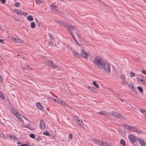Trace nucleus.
I'll use <instances>...</instances> for the list:
<instances>
[{"instance_id":"1","label":"nucleus","mask_w":146,"mask_h":146,"mask_svg":"<svg viewBox=\"0 0 146 146\" xmlns=\"http://www.w3.org/2000/svg\"><path fill=\"white\" fill-rule=\"evenodd\" d=\"M94 62L97 68L102 69H103V66L105 63L104 61L102 60L101 58L98 57L95 58Z\"/></svg>"},{"instance_id":"2","label":"nucleus","mask_w":146,"mask_h":146,"mask_svg":"<svg viewBox=\"0 0 146 146\" xmlns=\"http://www.w3.org/2000/svg\"><path fill=\"white\" fill-rule=\"evenodd\" d=\"M103 69H104V71L107 73H110L111 72L110 65L108 63L106 62L104 64Z\"/></svg>"},{"instance_id":"3","label":"nucleus","mask_w":146,"mask_h":146,"mask_svg":"<svg viewBox=\"0 0 146 146\" xmlns=\"http://www.w3.org/2000/svg\"><path fill=\"white\" fill-rule=\"evenodd\" d=\"M128 138L131 142L132 143H134L138 141L139 138L133 135H129Z\"/></svg>"},{"instance_id":"4","label":"nucleus","mask_w":146,"mask_h":146,"mask_svg":"<svg viewBox=\"0 0 146 146\" xmlns=\"http://www.w3.org/2000/svg\"><path fill=\"white\" fill-rule=\"evenodd\" d=\"M46 65L48 66L51 67L53 69H56L58 68L59 66L57 65L54 64L52 61L48 60L46 62Z\"/></svg>"},{"instance_id":"5","label":"nucleus","mask_w":146,"mask_h":146,"mask_svg":"<svg viewBox=\"0 0 146 146\" xmlns=\"http://www.w3.org/2000/svg\"><path fill=\"white\" fill-rule=\"evenodd\" d=\"M55 22L57 23L59 25H61L62 26H64L66 27H67V26L69 25L70 24L60 21H55Z\"/></svg>"},{"instance_id":"6","label":"nucleus","mask_w":146,"mask_h":146,"mask_svg":"<svg viewBox=\"0 0 146 146\" xmlns=\"http://www.w3.org/2000/svg\"><path fill=\"white\" fill-rule=\"evenodd\" d=\"M69 25L67 26V30L68 31L71 35L73 34L72 31L70 29H72L73 31L75 29V27L73 26L71 24H70Z\"/></svg>"},{"instance_id":"7","label":"nucleus","mask_w":146,"mask_h":146,"mask_svg":"<svg viewBox=\"0 0 146 146\" xmlns=\"http://www.w3.org/2000/svg\"><path fill=\"white\" fill-rule=\"evenodd\" d=\"M73 119L76 122H77L78 125L80 126H82V125L83 122L82 120H80L79 118H77L76 117H73Z\"/></svg>"},{"instance_id":"8","label":"nucleus","mask_w":146,"mask_h":146,"mask_svg":"<svg viewBox=\"0 0 146 146\" xmlns=\"http://www.w3.org/2000/svg\"><path fill=\"white\" fill-rule=\"evenodd\" d=\"M111 114L112 115L119 118H120L121 119H123V117L121 116L119 113L114 111H112L111 112Z\"/></svg>"},{"instance_id":"9","label":"nucleus","mask_w":146,"mask_h":146,"mask_svg":"<svg viewBox=\"0 0 146 146\" xmlns=\"http://www.w3.org/2000/svg\"><path fill=\"white\" fill-rule=\"evenodd\" d=\"M141 146H146V144L143 140L139 138L138 141Z\"/></svg>"},{"instance_id":"10","label":"nucleus","mask_w":146,"mask_h":146,"mask_svg":"<svg viewBox=\"0 0 146 146\" xmlns=\"http://www.w3.org/2000/svg\"><path fill=\"white\" fill-rule=\"evenodd\" d=\"M81 50L82 56L84 58H87L88 56V53L84 50Z\"/></svg>"},{"instance_id":"11","label":"nucleus","mask_w":146,"mask_h":146,"mask_svg":"<svg viewBox=\"0 0 146 146\" xmlns=\"http://www.w3.org/2000/svg\"><path fill=\"white\" fill-rule=\"evenodd\" d=\"M12 40L13 42H15L19 43H21L23 42V41L21 40L18 38H16L15 37L12 38Z\"/></svg>"},{"instance_id":"12","label":"nucleus","mask_w":146,"mask_h":146,"mask_svg":"<svg viewBox=\"0 0 146 146\" xmlns=\"http://www.w3.org/2000/svg\"><path fill=\"white\" fill-rule=\"evenodd\" d=\"M127 84L128 85L130 88L133 91H135L136 89L134 87L133 84V83L131 82H130L129 83H128V84Z\"/></svg>"},{"instance_id":"13","label":"nucleus","mask_w":146,"mask_h":146,"mask_svg":"<svg viewBox=\"0 0 146 146\" xmlns=\"http://www.w3.org/2000/svg\"><path fill=\"white\" fill-rule=\"evenodd\" d=\"M45 124L44 122L42 120L40 121V127L41 129H44L45 128Z\"/></svg>"},{"instance_id":"14","label":"nucleus","mask_w":146,"mask_h":146,"mask_svg":"<svg viewBox=\"0 0 146 146\" xmlns=\"http://www.w3.org/2000/svg\"><path fill=\"white\" fill-rule=\"evenodd\" d=\"M14 11L15 13L19 15H25V13L23 12L19 11V10L15 9L14 10Z\"/></svg>"},{"instance_id":"15","label":"nucleus","mask_w":146,"mask_h":146,"mask_svg":"<svg viewBox=\"0 0 146 146\" xmlns=\"http://www.w3.org/2000/svg\"><path fill=\"white\" fill-rule=\"evenodd\" d=\"M15 116L17 117V119H18L19 120L21 121H22V119L21 118L20 114L19 113H17L16 114V115H15Z\"/></svg>"},{"instance_id":"16","label":"nucleus","mask_w":146,"mask_h":146,"mask_svg":"<svg viewBox=\"0 0 146 146\" xmlns=\"http://www.w3.org/2000/svg\"><path fill=\"white\" fill-rule=\"evenodd\" d=\"M100 145L101 146H110V145L107 142L102 141V143Z\"/></svg>"},{"instance_id":"17","label":"nucleus","mask_w":146,"mask_h":146,"mask_svg":"<svg viewBox=\"0 0 146 146\" xmlns=\"http://www.w3.org/2000/svg\"><path fill=\"white\" fill-rule=\"evenodd\" d=\"M73 55L74 56L76 57H79V56H80V55L79 54L75 52H73Z\"/></svg>"},{"instance_id":"18","label":"nucleus","mask_w":146,"mask_h":146,"mask_svg":"<svg viewBox=\"0 0 146 146\" xmlns=\"http://www.w3.org/2000/svg\"><path fill=\"white\" fill-rule=\"evenodd\" d=\"M37 107L39 109L41 110L42 109V107L39 102H38L36 104Z\"/></svg>"},{"instance_id":"19","label":"nucleus","mask_w":146,"mask_h":146,"mask_svg":"<svg viewBox=\"0 0 146 146\" xmlns=\"http://www.w3.org/2000/svg\"><path fill=\"white\" fill-rule=\"evenodd\" d=\"M137 82H139V81L142 82V84H144L145 83V81L144 80L142 79H140L139 77H137Z\"/></svg>"},{"instance_id":"20","label":"nucleus","mask_w":146,"mask_h":146,"mask_svg":"<svg viewBox=\"0 0 146 146\" xmlns=\"http://www.w3.org/2000/svg\"><path fill=\"white\" fill-rule=\"evenodd\" d=\"M120 144L123 146H126L125 141L123 139H122L120 140Z\"/></svg>"},{"instance_id":"21","label":"nucleus","mask_w":146,"mask_h":146,"mask_svg":"<svg viewBox=\"0 0 146 146\" xmlns=\"http://www.w3.org/2000/svg\"><path fill=\"white\" fill-rule=\"evenodd\" d=\"M27 19L30 21H33V16L32 15H29L27 18Z\"/></svg>"},{"instance_id":"22","label":"nucleus","mask_w":146,"mask_h":146,"mask_svg":"<svg viewBox=\"0 0 146 146\" xmlns=\"http://www.w3.org/2000/svg\"><path fill=\"white\" fill-rule=\"evenodd\" d=\"M11 110L13 113L14 115H16V114L17 113H18L17 112V111L14 108H11Z\"/></svg>"},{"instance_id":"23","label":"nucleus","mask_w":146,"mask_h":146,"mask_svg":"<svg viewBox=\"0 0 146 146\" xmlns=\"http://www.w3.org/2000/svg\"><path fill=\"white\" fill-rule=\"evenodd\" d=\"M140 54L138 53L137 54H135V55L134 56L135 57V60L136 61H138L139 60V58L137 57V56H140Z\"/></svg>"},{"instance_id":"24","label":"nucleus","mask_w":146,"mask_h":146,"mask_svg":"<svg viewBox=\"0 0 146 146\" xmlns=\"http://www.w3.org/2000/svg\"><path fill=\"white\" fill-rule=\"evenodd\" d=\"M92 84L94 86L97 88H99V86L98 84H97L95 82L93 81L92 82Z\"/></svg>"},{"instance_id":"25","label":"nucleus","mask_w":146,"mask_h":146,"mask_svg":"<svg viewBox=\"0 0 146 146\" xmlns=\"http://www.w3.org/2000/svg\"><path fill=\"white\" fill-rule=\"evenodd\" d=\"M97 144L100 145L102 143V141H99L98 140H95L94 141Z\"/></svg>"},{"instance_id":"26","label":"nucleus","mask_w":146,"mask_h":146,"mask_svg":"<svg viewBox=\"0 0 146 146\" xmlns=\"http://www.w3.org/2000/svg\"><path fill=\"white\" fill-rule=\"evenodd\" d=\"M120 78L122 80H125V75L124 74H122L120 76Z\"/></svg>"},{"instance_id":"27","label":"nucleus","mask_w":146,"mask_h":146,"mask_svg":"<svg viewBox=\"0 0 146 146\" xmlns=\"http://www.w3.org/2000/svg\"><path fill=\"white\" fill-rule=\"evenodd\" d=\"M35 24L34 22H32L31 24V27L32 28H33L35 27Z\"/></svg>"},{"instance_id":"28","label":"nucleus","mask_w":146,"mask_h":146,"mask_svg":"<svg viewBox=\"0 0 146 146\" xmlns=\"http://www.w3.org/2000/svg\"><path fill=\"white\" fill-rule=\"evenodd\" d=\"M137 129L135 127H131V129L132 131L136 132Z\"/></svg>"},{"instance_id":"29","label":"nucleus","mask_w":146,"mask_h":146,"mask_svg":"<svg viewBox=\"0 0 146 146\" xmlns=\"http://www.w3.org/2000/svg\"><path fill=\"white\" fill-rule=\"evenodd\" d=\"M124 125L125 126V128L126 129H127L128 130L131 129V127L129 126L126 124H124Z\"/></svg>"},{"instance_id":"30","label":"nucleus","mask_w":146,"mask_h":146,"mask_svg":"<svg viewBox=\"0 0 146 146\" xmlns=\"http://www.w3.org/2000/svg\"><path fill=\"white\" fill-rule=\"evenodd\" d=\"M21 68L23 70H25L26 69H29V66H21Z\"/></svg>"},{"instance_id":"31","label":"nucleus","mask_w":146,"mask_h":146,"mask_svg":"<svg viewBox=\"0 0 146 146\" xmlns=\"http://www.w3.org/2000/svg\"><path fill=\"white\" fill-rule=\"evenodd\" d=\"M121 83L122 84L124 85L125 86L127 85L128 84V83L126 82L125 80H122V82H121Z\"/></svg>"},{"instance_id":"32","label":"nucleus","mask_w":146,"mask_h":146,"mask_svg":"<svg viewBox=\"0 0 146 146\" xmlns=\"http://www.w3.org/2000/svg\"><path fill=\"white\" fill-rule=\"evenodd\" d=\"M59 103H60L61 105L63 106L66 105V104L65 102L64 101L62 100H61L60 102Z\"/></svg>"},{"instance_id":"33","label":"nucleus","mask_w":146,"mask_h":146,"mask_svg":"<svg viewBox=\"0 0 146 146\" xmlns=\"http://www.w3.org/2000/svg\"><path fill=\"white\" fill-rule=\"evenodd\" d=\"M36 3L37 4H39L42 3V1L40 0H35Z\"/></svg>"},{"instance_id":"34","label":"nucleus","mask_w":146,"mask_h":146,"mask_svg":"<svg viewBox=\"0 0 146 146\" xmlns=\"http://www.w3.org/2000/svg\"><path fill=\"white\" fill-rule=\"evenodd\" d=\"M41 137L38 136L36 137L35 138V140L37 141H39L40 140H41Z\"/></svg>"},{"instance_id":"35","label":"nucleus","mask_w":146,"mask_h":146,"mask_svg":"<svg viewBox=\"0 0 146 146\" xmlns=\"http://www.w3.org/2000/svg\"><path fill=\"white\" fill-rule=\"evenodd\" d=\"M139 91L141 93L143 91V88L140 86H138L137 87Z\"/></svg>"},{"instance_id":"36","label":"nucleus","mask_w":146,"mask_h":146,"mask_svg":"<svg viewBox=\"0 0 146 146\" xmlns=\"http://www.w3.org/2000/svg\"><path fill=\"white\" fill-rule=\"evenodd\" d=\"M99 114H101L102 115H104L106 116V113L104 112H99L98 113Z\"/></svg>"},{"instance_id":"37","label":"nucleus","mask_w":146,"mask_h":146,"mask_svg":"<svg viewBox=\"0 0 146 146\" xmlns=\"http://www.w3.org/2000/svg\"><path fill=\"white\" fill-rule=\"evenodd\" d=\"M29 136L30 137L34 139L35 137V135L33 133L29 135Z\"/></svg>"},{"instance_id":"38","label":"nucleus","mask_w":146,"mask_h":146,"mask_svg":"<svg viewBox=\"0 0 146 146\" xmlns=\"http://www.w3.org/2000/svg\"><path fill=\"white\" fill-rule=\"evenodd\" d=\"M49 37L51 38V39L52 40H54V37L51 35L50 34H49Z\"/></svg>"},{"instance_id":"39","label":"nucleus","mask_w":146,"mask_h":146,"mask_svg":"<svg viewBox=\"0 0 146 146\" xmlns=\"http://www.w3.org/2000/svg\"><path fill=\"white\" fill-rule=\"evenodd\" d=\"M44 134L47 136H49L50 134L48 132L45 131L44 132Z\"/></svg>"},{"instance_id":"40","label":"nucleus","mask_w":146,"mask_h":146,"mask_svg":"<svg viewBox=\"0 0 146 146\" xmlns=\"http://www.w3.org/2000/svg\"><path fill=\"white\" fill-rule=\"evenodd\" d=\"M130 75L131 77H133L135 76V73H134L132 72H131L130 73Z\"/></svg>"},{"instance_id":"41","label":"nucleus","mask_w":146,"mask_h":146,"mask_svg":"<svg viewBox=\"0 0 146 146\" xmlns=\"http://www.w3.org/2000/svg\"><path fill=\"white\" fill-rule=\"evenodd\" d=\"M0 97L3 99H4L5 98L4 96L3 95L1 92H0Z\"/></svg>"},{"instance_id":"42","label":"nucleus","mask_w":146,"mask_h":146,"mask_svg":"<svg viewBox=\"0 0 146 146\" xmlns=\"http://www.w3.org/2000/svg\"><path fill=\"white\" fill-rule=\"evenodd\" d=\"M141 112L142 113H145L146 112V111L145 110H143V109H139Z\"/></svg>"},{"instance_id":"43","label":"nucleus","mask_w":146,"mask_h":146,"mask_svg":"<svg viewBox=\"0 0 146 146\" xmlns=\"http://www.w3.org/2000/svg\"><path fill=\"white\" fill-rule=\"evenodd\" d=\"M57 13L58 14H60V15L62 16L63 17L64 16L63 13L61 12L60 11H58V12H57Z\"/></svg>"},{"instance_id":"44","label":"nucleus","mask_w":146,"mask_h":146,"mask_svg":"<svg viewBox=\"0 0 146 146\" xmlns=\"http://www.w3.org/2000/svg\"><path fill=\"white\" fill-rule=\"evenodd\" d=\"M136 132L138 134H141L142 133V131H141L139 130L138 129L137 130V131H136Z\"/></svg>"},{"instance_id":"45","label":"nucleus","mask_w":146,"mask_h":146,"mask_svg":"<svg viewBox=\"0 0 146 146\" xmlns=\"http://www.w3.org/2000/svg\"><path fill=\"white\" fill-rule=\"evenodd\" d=\"M50 7L52 8V9H55L56 6L55 5H50Z\"/></svg>"},{"instance_id":"46","label":"nucleus","mask_w":146,"mask_h":146,"mask_svg":"<svg viewBox=\"0 0 146 146\" xmlns=\"http://www.w3.org/2000/svg\"><path fill=\"white\" fill-rule=\"evenodd\" d=\"M9 137L11 138H12V139H14L15 137L14 135H9Z\"/></svg>"},{"instance_id":"47","label":"nucleus","mask_w":146,"mask_h":146,"mask_svg":"<svg viewBox=\"0 0 146 146\" xmlns=\"http://www.w3.org/2000/svg\"><path fill=\"white\" fill-rule=\"evenodd\" d=\"M74 40L75 41V42H76V44L78 45L79 46H80V44L77 41V40H76V39H74Z\"/></svg>"},{"instance_id":"48","label":"nucleus","mask_w":146,"mask_h":146,"mask_svg":"<svg viewBox=\"0 0 146 146\" xmlns=\"http://www.w3.org/2000/svg\"><path fill=\"white\" fill-rule=\"evenodd\" d=\"M72 137H73V135L72 134H70L69 135V138L70 139H72Z\"/></svg>"},{"instance_id":"49","label":"nucleus","mask_w":146,"mask_h":146,"mask_svg":"<svg viewBox=\"0 0 146 146\" xmlns=\"http://www.w3.org/2000/svg\"><path fill=\"white\" fill-rule=\"evenodd\" d=\"M15 5L17 7H19V2H17L15 4Z\"/></svg>"},{"instance_id":"50","label":"nucleus","mask_w":146,"mask_h":146,"mask_svg":"<svg viewBox=\"0 0 146 146\" xmlns=\"http://www.w3.org/2000/svg\"><path fill=\"white\" fill-rule=\"evenodd\" d=\"M62 100L60 98H58L57 99V102L58 103H59L60 102L61 100Z\"/></svg>"},{"instance_id":"51","label":"nucleus","mask_w":146,"mask_h":146,"mask_svg":"<svg viewBox=\"0 0 146 146\" xmlns=\"http://www.w3.org/2000/svg\"><path fill=\"white\" fill-rule=\"evenodd\" d=\"M141 72L144 74H146V71L145 70H142Z\"/></svg>"},{"instance_id":"52","label":"nucleus","mask_w":146,"mask_h":146,"mask_svg":"<svg viewBox=\"0 0 146 146\" xmlns=\"http://www.w3.org/2000/svg\"><path fill=\"white\" fill-rule=\"evenodd\" d=\"M90 90L92 92H94L95 91L94 88L93 87L91 88L90 89Z\"/></svg>"},{"instance_id":"53","label":"nucleus","mask_w":146,"mask_h":146,"mask_svg":"<svg viewBox=\"0 0 146 146\" xmlns=\"http://www.w3.org/2000/svg\"><path fill=\"white\" fill-rule=\"evenodd\" d=\"M0 1L3 4H4L6 2L5 0H0Z\"/></svg>"},{"instance_id":"54","label":"nucleus","mask_w":146,"mask_h":146,"mask_svg":"<svg viewBox=\"0 0 146 146\" xmlns=\"http://www.w3.org/2000/svg\"><path fill=\"white\" fill-rule=\"evenodd\" d=\"M20 146H28V145L27 144L21 145Z\"/></svg>"},{"instance_id":"55","label":"nucleus","mask_w":146,"mask_h":146,"mask_svg":"<svg viewBox=\"0 0 146 146\" xmlns=\"http://www.w3.org/2000/svg\"><path fill=\"white\" fill-rule=\"evenodd\" d=\"M71 36L74 40L76 39L75 38V37L74 36L73 34Z\"/></svg>"},{"instance_id":"56","label":"nucleus","mask_w":146,"mask_h":146,"mask_svg":"<svg viewBox=\"0 0 146 146\" xmlns=\"http://www.w3.org/2000/svg\"><path fill=\"white\" fill-rule=\"evenodd\" d=\"M2 80V77L0 75V81L1 82Z\"/></svg>"},{"instance_id":"57","label":"nucleus","mask_w":146,"mask_h":146,"mask_svg":"<svg viewBox=\"0 0 146 146\" xmlns=\"http://www.w3.org/2000/svg\"><path fill=\"white\" fill-rule=\"evenodd\" d=\"M3 39H0V42L3 43Z\"/></svg>"},{"instance_id":"58","label":"nucleus","mask_w":146,"mask_h":146,"mask_svg":"<svg viewBox=\"0 0 146 146\" xmlns=\"http://www.w3.org/2000/svg\"><path fill=\"white\" fill-rule=\"evenodd\" d=\"M88 88L90 90L92 87H90V86H88Z\"/></svg>"},{"instance_id":"59","label":"nucleus","mask_w":146,"mask_h":146,"mask_svg":"<svg viewBox=\"0 0 146 146\" xmlns=\"http://www.w3.org/2000/svg\"><path fill=\"white\" fill-rule=\"evenodd\" d=\"M52 98V99H53L54 100L55 102H56V100L55 99H54V98Z\"/></svg>"},{"instance_id":"60","label":"nucleus","mask_w":146,"mask_h":146,"mask_svg":"<svg viewBox=\"0 0 146 146\" xmlns=\"http://www.w3.org/2000/svg\"><path fill=\"white\" fill-rule=\"evenodd\" d=\"M21 142H17V144H21Z\"/></svg>"},{"instance_id":"61","label":"nucleus","mask_w":146,"mask_h":146,"mask_svg":"<svg viewBox=\"0 0 146 146\" xmlns=\"http://www.w3.org/2000/svg\"><path fill=\"white\" fill-rule=\"evenodd\" d=\"M124 124H123V125H122V126H123V127H125V126L124 125Z\"/></svg>"},{"instance_id":"62","label":"nucleus","mask_w":146,"mask_h":146,"mask_svg":"<svg viewBox=\"0 0 146 146\" xmlns=\"http://www.w3.org/2000/svg\"><path fill=\"white\" fill-rule=\"evenodd\" d=\"M120 100H121V101H122V102H123V100H122V99H120Z\"/></svg>"},{"instance_id":"63","label":"nucleus","mask_w":146,"mask_h":146,"mask_svg":"<svg viewBox=\"0 0 146 146\" xmlns=\"http://www.w3.org/2000/svg\"><path fill=\"white\" fill-rule=\"evenodd\" d=\"M25 118L27 120H28V119L26 118Z\"/></svg>"},{"instance_id":"64","label":"nucleus","mask_w":146,"mask_h":146,"mask_svg":"<svg viewBox=\"0 0 146 146\" xmlns=\"http://www.w3.org/2000/svg\"><path fill=\"white\" fill-rule=\"evenodd\" d=\"M144 2L146 3V0H144Z\"/></svg>"}]
</instances>
